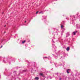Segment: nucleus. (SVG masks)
I'll return each instance as SVG.
<instances>
[{
	"mask_svg": "<svg viewBox=\"0 0 80 80\" xmlns=\"http://www.w3.org/2000/svg\"><path fill=\"white\" fill-rule=\"evenodd\" d=\"M5 27H6V25H5V26H4Z\"/></svg>",
	"mask_w": 80,
	"mask_h": 80,
	"instance_id": "f8f14e48",
	"label": "nucleus"
},
{
	"mask_svg": "<svg viewBox=\"0 0 80 80\" xmlns=\"http://www.w3.org/2000/svg\"><path fill=\"white\" fill-rule=\"evenodd\" d=\"M35 80H38V79H39V78H38V77H36L35 78Z\"/></svg>",
	"mask_w": 80,
	"mask_h": 80,
	"instance_id": "7ed1b4c3",
	"label": "nucleus"
},
{
	"mask_svg": "<svg viewBox=\"0 0 80 80\" xmlns=\"http://www.w3.org/2000/svg\"><path fill=\"white\" fill-rule=\"evenodd\" d=\"M59 79H60V80H61V78H60Z\"/></svg>",
	"mask_w": 80,
	"mask_h": 80,
	"instance_id": "4468645a",
	"label": "nucleus"
},
{
	"mask_svg": "<svg viewBox=\"0 0 80 80\" xmlns=\"http://www.w3.org/2000/svg\"><path fill=\"white\" fill-rule=\"evenodd\" d=\"M2 0V1H3V0Z\"/></svg>",
	"mask_w": 80,
	"mask_h": 80,
	"instance_id": "dca6fc26",
	"label": "nucleus"
},
{
	"mask_svg": "<svg viewBox=\"0 0 80 80\" xmlns=\"http://www.w3.org/2000/svg\"><path fill=\"white\" fill-rule=\"evenodd\" d=\"M38 11H37V12H36V14H37L38 13Z\"/></svg>",
	"mask_w": 80,
	"mask_h": 80,
	"instance_id": "1a4fd4ad",
	"label": "nucleus"
},
{
	"mask_svg": "<svg viewBox=\"0 0 80 80\" xmlns=\"http://www.w3.org/2000/svg\"><path fill=\"white\" fill-rule=\"evenodd\" d=\"M25 42H26V41H25V40L23 41L22 42V44L25 43Z\"/></svg>",
	"mask_w": 80,
	"mask_h": 80,
	"instance_id": "39448f33",
	"label": "nucleus"
},
{
	"mask_svg": "<svg viewBox=\"0 0 80 80\" xmlns=\"http://www.w3.org/2000/svg\"><path fill=\"white\" fill-rule=\"evenodd\" d=\"M40 74L41 76H42V77H43V73H40Z\"/></svg>",
	"mask_w": 80,
	"mask_h": 80,
	"instance_id": "423d86ee",
	"label": "nucleus"
},
{
	"mask_svg": "<svg viewBox=\"0 0 80 80\" xmlns=\"http://www.w3.org/2000/svg\"><path fill=\"white\" fill-rule=\"evenodd\" d=\"M77 31L73 32V34L74 35H75V34H76V33H77Z\"/></svg>",
	"mask_w": 80,
	"mask_h": 80,
	"instance_id": "f03ea898",
	"label": "nucleus"
},
{
	"mask_svg": "<svg viewBox=\"0 0 80 80\" xmlns=\"http://www.w3.org/2000/svg\"><path fill=\"white\" fill-rule=\"evenodd\" d=\"M70 50V48L69 47H68L66 49V50L67 51H69Z\"/></svg>",
	"mask_w": 80,
	"mask_h": 80,
	"instance_id": "f257e3e1",
	"label": "nucleus"
},
{
	"mask_svg": "<svg viewBox=\"0 0 80 80\" xmlns=\"http://www.w3.org/2000/svg\"><path fill=\"white\" fill-rule=\"evenodd\" d=\"M25 23H26V22H27V21H25Z\"/></svg>",
	"mask_w": 80,
	"mask_h": 80,
	"instance_id": "9b49d317",
	"label": "nucleus"
},
{
	"mask_svg": "<svg viewBox=\"0 0 80 80\" xmlns=\"http://www.w3.org/2000/svg\"><path fill=\"white\" fill-rule=\"evenodd\" d=\"M3 47V46H1V48H2V47Z\"/></svg>",
	"mask_w": 80,
	"mask_h": 80,
	"instance_id": "9d476101",
	"label": "nucleus"
},
{
	"mask_svg": "<svg viewBox=\"0 0 80 80\" xmlns=\"http://www.w3.org/2000/svg\"><path fill=\"white\" fill-rule=\"evenodd\" d=\"M2 13H3V12H2Z\"/></svg>",
	"mask_w": 80,
	"mask_h": 80,
	"instance_id": "2eb2a0df",
	"label": "nucleus"
},
{
	"mask_svg": "<svg viewBox=\"0 0 80 80\" xmlns=\"http://www.w3.org/2000/svg\"><path fill=\"white\" fill-rule=\"evenodd\" d=\"M4 33H6V32H4Z\"/></svg>",
	"mask_w": 80,
	"mask_h": 80,
	"instance_id": "ddd939ff",
	"label": "nucleus"
},
{
	"mask_svg": "<svg viewBox=\"0 0 80 80\" xmlns=\"http://www.w3.org/2000/svg\"><path fill=\"white\" fill-rule=\"evenodd\" d=\"M44 58H47V57H44Z\"/></svg>",
	"mask_w": 80,
	"mask_h": 80,
	"instance_id": "6e6552de",
	"label": "nucleus"
},
{
	"mask_svg": "<svg viewBox=\"0 0 80 80\" xmlns=\"http://www.w3.org/2000/svg\"><path fill=\"white\" fill-rule=\"evenodd\" d=\"M61 28H62L63 27V25H61Z\"/></svg>",
	"mask_w": 80,
	"mask_h": 80,
	"instance_id": "0eeeda50",
	"label": "nucleus"
},
{
	"mask_svg": "<svg viewBox=\"0 0 80 80\" xmlns=\"http://www.w3.org/2000/svg\"><path fill=\"white\" fill-rule=\"evenodd\" d=\"M69 70H70V69H69L67 70V73H69V72H68Z\"/></svg>",
	"mask_w": 80,
	"mask_h": 80,
	"instance_id": "20e7f679",
	"label": "nucleus"
}]
</instances>
